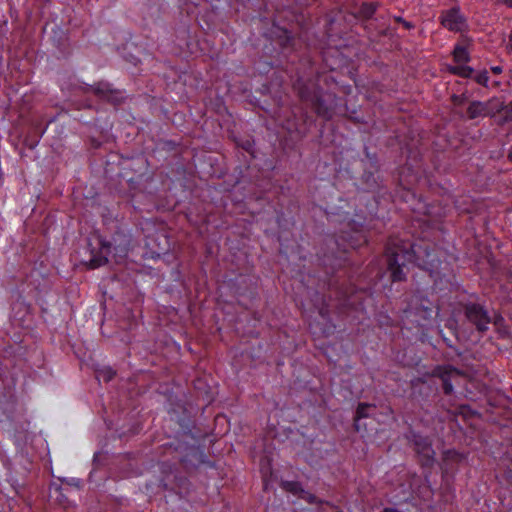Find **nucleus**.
<instances>
[{"label":"nucleus","instance_id":"obj_1","mask_svg":"<svg viewBox=\"0 0 512 512\" xmlns=\"http://www.w3.org/2000/svg\"><path fill=\"white\" fill-rule=\"evenodd\" d=\"M350 87L340 86L331 72H318L315 79L298 77L293 90L301 103L324 120H330L337 113L338 92L346 93Z\"/></svg>","mask_w":512,"mask_h":512},{"label":"nucleus","instance_id":"obj_14","mask_svg":"<svg viewBox=\"0 0 512 512\" xmlns=\"http://www.w3.org/2000/svg\"><path fill=\"white\" fill-rule=\"evenodd\" d=\"M372 405L367 403H359L356 409L355 417H354V428L356 431H359V420L362 418H367L369 416V409Z\"/></svg>","mask_w":512,"mask_h":512},{"label":"nucleus","instance_id":"obj_13","mask_svg":"<svg viewBox=\"0 0 512 512\" xmlns=\"http://www.w3.org/2000/svg\"><path fill=\"white\" fill-rule=\"evenodd\" d=\"M280 486L284 491L299 497L302 493H304V488L298 481H282Z\"/></svg>","mask_w":512,"mask_h":512},{"label":"nucleus","instance_id":"obj_3","mask_svg":"<svg viewBox=\"0 0 512 512\" xmlns=\"http://www.w3.org/2000/svg\"><path fill=\"white\" fill-rule=\"evenodd\" d=\"M130 245L129 237L123 232H116L112 237V241L104 239L99 240V251H91V258L87 262L89 269H96L108 262V255L114 251L115 256L125 257L128 254Z\"/></svg>","mask_w":512,"mask_h":512},{"label":"nucleus","instance_id":"obj_8","mask_svg":"<svg viewBox=\"0 0 512 512\" xmlns=\"http://www.w3.org/2000/svg\"><path fill=\"white\" fill-rule=\"evenodd\" d=\"M495 108L496 107L493 106V101H474L469 105L467 114L470 119L484 118L487 116H493Z\"/></svg>","mask_w":512,"mask_h":512},{"label":"nucleus","instance_id":"obj_17","mask_svg":"<svg viewBox=\"0 0 512 512\" xmlns=\"http://www.w3.org/2000/svg\"><path fill=\"white\" fill-rule=\"evenodd\" d=\"M300 498L306 500L307 502H309L310 504H314L316 503V496L314 494H311L307 491L304 490V493H302L300 495Z\"/></svg>","mask_w":512,"mask_h":512},{"label":"nucleus","instance_id":"obj_9","mask_svg":"<svg viewBox=\"0 0 512 512\" xmlns=\"http://www.w3.org/2000/svg\"><path fill=\"white\" fill-rule=\"evenodd\" d=\"M434 456L435 451L431 445L426 441L418 440V464H421L422 467L433 465Z\"/></svg>","mask_w":512,"mask_h":512},{"label":"nucleus","instance_id":"obj_15","mask_svg":"<svg viewBox=\"0 0 512 512\" xmlns=\"http://www.w3.org/2000/svg\"><path fill=\"white\" fill-rule=\"evenodd\" d=\"M377 5L375 3H363L360 8V15L363 18L369 19L376 12Z\"/></svg>","mask_w":512,"mask_h":512},{"label":"nucleus","instance_id":"obj_10","mask_svg":"<svg viewBox=\"0 0 512 512\" xmlns=\"http://www.w3.org/2000/svg\"><path fill=\"white\" fill-rule=\"evenodd\" d=\"M440 376L443 381V389L446 394H450L453 392V381L459 378L460 373L451 367H444L440 370Z\"/></svg>","mask_w":512,"mask_h":512},{"label":"nucleus","instance_id":"obj_19","mask_svg":"<svg viewBox=\"0 0 512 512\" xmlns=\"http://www.w3.org/2000/svg\"><path fill=\"white\" fill-rule=\"evenodd\" d=\"M491 71H492L494 74H500V73L503 71V69H502V67H501V66H498V65H497V66H492V67H491Z\"/></svg>","mask_w":512,"mask_h":512},{"label":"nucleus","instance_id":"obj_22","mask_svg":"<svg viewBox=\"0 0 512 512\" xmlns=\"http://www.w3.org/2000/svg\"><path fill=\"white\" fill-rule=\"evenodd\" d=\"M454 455H457V453H456V452H454V451H448V452L446 453V457H447V459L452 458Z\"/></svg>","mask_w":512,"mask_h":512},{"label":"nucleus","instance_id":"obj_20","mask_svg":"<svg viewBox=\"0 0 512 512\" xmlns=\"http://www.w3.org/2000/svg\"><path fill=\"white\" fill-rule=\"evenodd\" d=\"M421 312H424L425 314H431L432 313V310H428V309H421L419 306H418V310H417V313H418V318L420 317V314Z\"/></svg>","mask_w":512,"mask_h":512},{"label":"nucleus","instance_id":"obj_21","mask_svg":"<svg viewBox=\"0 0 512 512\" xmlns=\"http://www.w3.org/2000/svg\"><path fill=\"white\" fill-rule=\"evenodd\" d=\"M507 49L512 51V32L509 35V39H508V42H507Z\"/></svg>","mask_w":512,"mask_h":512},{"label":"nucleus","instance_id":"obj_11","mask_svg":"<svg viewBox=\"0 0 512 512\" xmlns=\"http://www.w3.org/2000/svg\"><path fill=\"white\" fill-rule=\"evenodd\" d=\"M422 253L425 255L426 259H422V263H418V266H421V268L428 270L431 273L435 272L440 266V260L436 256L435 252L424 249Z\"/></svg>","mask_w":512,"mask_h":512},{"label":"nucleus","instance_id":"obj_2","mask_svg":"<svg viewBox=\"0 0 512 512\" xmlns=\"http://www.w3.org/2000/svg\"><path fill=\"white\" fill-rule=\"evenodd\" d=\"M414 244L390 237L386 244L385 255L387 259V267L393 282L405 279L408 271V263L414 257Z\"/></svg>","mask_w":512,"mask_h":512},{"label":"nucleus","instance_id":"obj_23","mask_svg":"<svg viewBox=\"0 0 512 512\" xmlns=\"http://www.w3.org/2000/svg\"><path fill=\"white\" fill-rule=\"evenodd\" d=\"M320 314H321L322 316H324V315H325V310H324V308H322V309L320 310Z\"/></svg>","mask_w":512,"mask_h":512},{"label":"nucleus","instance_id":"obj_16","mask_svg":"<svg viewBox=\"0 0 512 512\" xmlns=\"http://www.w3.org/2000/svg\"><path fill=\"white\" fill-rule=\"evenodd\" d=\"M476 80L479 84L486 86L489 81L488 71L484 70L478 73Z\"/></svg>","mask_w":512,"mask_h":512},{"label":"nucleus","instance_id":"obj_6","mask_svg":"<svg viewBox=\"0 0 512 512\" xmlns=\"http://www.w3.org/2000/svg\"><path fill=\"white\" fill-rule=\"evenodd\" d=\"M441 23L445 28L453 32L462 33L467 28V20L457 7L443 11Z\"/></svg>","mask_w":512,"mask_h":512},{"label":"nucleus","instance_id":"obj_7","mask_svg":"<svg viewBox=\"0 0 512 512\" xmlns=\"http://www.w3.org/2000/svg\"><path fill=\"white\" fill-rule=\"evenodd\" d=\"M466 315L467 318L476 325L478 330H487L491 319L481 306L475 304L469 305L466 308Z\"/></svg>","mask_w":512,"mask_h":512},{"label":"nucleus","instance_id":"obj_24","mask_svg":"<svg viewBox=\"0 0 512 512\" xmlns=\"http://www.w3.org/2000/svg\"><path fill=\"white\" fill-rule=\"evenodd\" d=\"M417 257H418V260H419L420 258H422V256L420 255V252H419V251H418Z\"/></svg>","mask_w":512,"mask_h":512},{"label":"nucleus","instance_id":"obj_4","mask_svg":"<svg viewBox=\"0 0 512 512\" xmlns=\"http://www.w3.org/2000/svg\"><path fill=\"white\" fill-rule=\"evenodd\" d=\"M85 91L92 92L99 99L113 105H119L125 101L124 92L113 88L112 84L106 81H99L93 85H88Z\"/></svg>","mask_w":512,"mask_h":512},{"label":"nucleus","instance_id":"obj_12","mask_svg":"<svg viewBox=\"0 0 512 512\" xmlns=\"http://www.w3.org/2000/svg\"><path fill=\"white\" fill-rule=\"evenodd\" d=\"M340 239L347 241L348 246L353 249L359 248L367 242L366 236L362 231H356L353 235H348L347 233L343 232L340 235Z\"/></svg>","mask_w":512,"mask_h":512},{"label":"nucleus","instance_id":"obj_5","mask_svg":"<svg viewBox=\"0 0 512 512\" xmlns=\"http://www.w3.org/2000/svg\"><path fill=\"white\" fill-rule=\"evenodd\" d=\"M453 58L458 65L450 66L449 70L456 75L468 78L471 77L473 69L466 64L470 60V52L467 45L457 44L453 50Z\"/></svg>","mask_w":512,"mask_h":512},{"label":"nucleus","instance_id":"obj_18","mask_svg":"<svg viewBox=\"0 0 512 512\" xmlns=\"http://www.w3.org/2000/svg\"><path fill=\"white\" fill-rule=\"evenodd\" d=\"M115 376V372L112 370H109L105 373V380L110 381Z\"/></svg>","mask_w":512,"mask_h":512},{"label":"nucleus","instance_id":"obj_25","mask_svg":"<svg viewBox=\"0 0 512 512\" xmlns=\"http://www.w3.org/2000/svg\"><path fill=\"white\" fill-rule=\"evenodd\" d=\"M390 511H391V509H388V508L384 509V512H390Z\"/></svg>","mask_w":512,"mask_h":512}]
</instances>
